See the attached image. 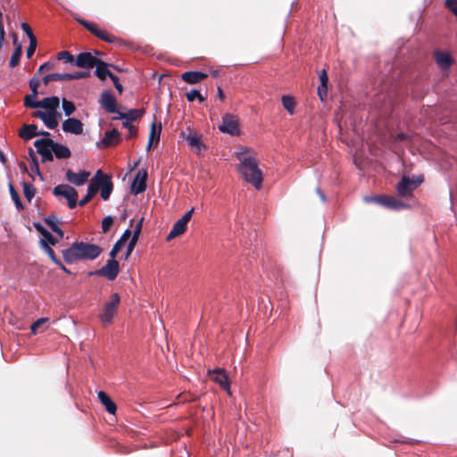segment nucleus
Masks as SVG:
<instances>
[{
  "mask_svg": "<svg viewBox=\"0 0 457 457\" xmlns=\"http://www.w3.org/2000/svg\"><path fill=\"white\" fill-rule=\"evenodd\" d=\"M103 252V249L95 244L74 242L70 247L62 251L64 261L71 264L79 261L96 260Z\"/></svg>",
  "mask_w": 457,
  "mask_h": 457,
  "instance_id": "nucleus-1",
  "label": "nucleus"
},
{
  "mask_svg": "<svg viewBox=\"0 0 457 457\" xmlns=\"http://www.w3.org/2000/svg\"><path fill=\"white\" fill-rule=\"evenodd\" d=\"M238 171L246 182L251 183L255 188L262 187V173L258 168V161L253 159H244L243 162L238 164Z\"/></svg>",
  "mask_w": 457,
  "mask_h": 457,
  "instance_id": "nucleus-2",
  "label": "nucleus"
},
{
  "mask_svg": "<svg viewBox=\"0 0 457 457\" xmlns=\"http://www.w3.org/2000/svg\"><path fill=\"white\" fill-rule=\"evenodd\" d=\"M120 303V296L118 293H112L108 300L103 305L98 318L104 326L111 325L114 317L118 312V308Z\"/></svg>",
  "mask_w": 457,
  "mask_h": 457,
  "instance_id": "nucleus-3",
  "label": "nucleus"
},
{
  "mask_svg": "<svg viewBox=\"0 0 457 457\" xmlns=\"http://www.w3.org/2000/svg\"><path fill=\"white\" fill-rule=\"evenodd\" d=\"M91 184L97 187V190L100 189L101 197L104 200L109 199L113 189V184L109 175L104 174L101 170H98L92 179Z\"/></svg>",
  "mask_w": 457,
  "mask_h": 457,
  "instance_id": "nucleus-4",
  "label": "nucleus"
},
{
  "mask_svg": "<svg viewBox=\"0 0 457 457\" xmlns=\"http://www.w3.org/2000/svg\"><path fill=\"white\" fill-rule=\"evenodd\" d=\"M119 272H120L119 262L115 260V258L110 257V259L107 260L106 263L103 267H101L100 269H98L96 270L90 271L88 275L89 276L96 275L99 277H104L108 280L112 281L117 278V276L119 275Z\"/></svg>",
  "mask_w": 457,
  "mask_h": 457,
  "instance_id": "nucleus-5",
  "label": "nucleus"
},
{
  "mask_svg": "<svg viewBox=\"0 0 457 457\" xmlns=\"http://www.w3.org/2000/svg\"><path fill=\"white\" fill-rule=\"evenodd\" d=\"M53 194L55 196H63L68 201V205L71 209L77 206L78 204V192L67 184L58 185L54 187Z\"/></svg>",
  "mask_w": 457,
  "mask_h": 457,
  "instance_id": "nucleus-6",
  "label": "nucleus"
},
{
  "mask_svg": "<svg viewBox=\"0 0 457 457\" xmlns=\"http://www.w3.org/2000/svg\"><path fill=\"white\" fill-rule=\"evenodd\" d=\"M54 140L49 137H43L34 142V146L37 148V153L41 155L43 162L53 161L54 155L52 154V147Z\"/></svg>",
  "mask_w": 457,
  "mask_h": 457,
  "instance_id": "nucleus-7",
  "label": "nucleus"
},
{
  "mask_svg": "<svg viewBox=\"0 0 457 457\" xmlns=\"http://www.w3.org/2000/svg\"><path fill=\"white\" fill-rule=\"evenodd\" d=\"M219 129L224 134L237 136L240 132L238 118L233 114L226 113L222 117V123L219 126Z\"/></svg>",
  "mask_w": 457,
  "mask_h": 457,
  "instance_id": "nucleus-8",
  "label": "nucleus"
},
{
  "mask_svg": "<svg viewBox=\"0 0 457 457\" xmlns=\"http://www.w3.org/2000/svg\"><path fill=\"white\" fill-rule=\"evenodd\" d=\"M422 179L418 178L417 180H410L409 178L403 176L396 186L398 195L402 197H411L413 190L422 182Z\"/></svg>",
  "mask_w": 457,
  "mask_h": 457,
  "instance_id": "nucleus-9",
  "label": "nucleus"
},
{
  "mask_svg": "<svg viewBox=\"0 0 457 457\" xmlns=\"http://www.w3.org/2000/svg\"><path fill=\"white\" fill-rule=\"evenodd\" d=\"M144 111L142 109H130L127 112H119L117 117H113L112 120H120L124 128L132 126L131 122L141 118Z\"/></svg>",
  "mask_w": 457,
  "mask_h": 457,
  "instance_id": "nucleus-10",
  "label": "nucleus"
},
{
  "mask_svg": "<svg viewBox=\"0 0 457 457\" xmlns=\"http://www.w3.org/2000/svg\"><path fill=\"white\" fill-rule=\"evenodd\" d=\"M210 378L220 387L230 395L228 378L226 371L223 369L216 368L213 370H209Z\"/></svg>",
  "mask_w": 457,
  "mask_h": 457,
  "instance_id": "nucleus-11",
  "label": "nucleus"
},
{
  "mask_svg": "<svg viewBox=\"0 0 457 457\" xmlns=\"http://www.w3.org/2000/svg\"><path fill=\"white\" fill-rule=\"evenodd\" d=\"M98 59L88 52L80 53L74 61V65L82 69H91L96 66Z\"/></svg>",
  "mask_w": 457,
  "mask_h": 457,
  "instance_id": "nucleus-12",
  "label": "nucleus"
},
{
  "mask_svg": "<svg viewBox=\"0 0 457 457\" xmlns=\"http://www.w3.org/2000/svg\"><path fill=\"white\" fill-rule=\"evenodd\" d=\"M19 136L24 140H29L37 136L50 137L47 131H38L35 124L23 125L19 132Z\"/></svg>",
  "mask_w": 457,
  "mask_h": 457,
  "instance_id": "nucleus-13",
  "label": "nucleus"
},
{
  "mask_svg": "<svg viewBox=\"0 0 457 457\" xmlns=\"http://www.w3.org/2000/svg\"><path fill=\"white\" fill-rule=\"evenodd\" d=\"M90 176V173L86 170H79L78 173L73 172L71 170H68L66 171V179L75 185V186H82L84 185L88 178Z\"/></svg>",
  "mask_w": 457,
  "mask_h": 457,
  "instance_id": "nucleus-14",
  "label": "nucleus"
},
{
  "mask_svg": "<svg viewBox=\"0 0 457 457\" xmlns=\"http://www.w3.org/2000/svg\"><path fill=\"white\" fill-rule=\"evenodd\" d=\"M100 104L109 113H118L119 111L116 108V99L114 96L109 92L104 91L101 95Z\"/></svg>",
  "mask_w": 457,
  "mask_h": 457,
  "instance_id": "nucleus-15",
  "label": "nucleus"
},
{
  "mask_svg": "<svg viewBox=\"0 0 457 457\" xmlns=\"http://www.w3.org/2000/svg\"><path fill=\"white\" fill-rule=\"evenodd\" d=\"M62 129L66 133L79 135L83 132V124L76 118H69L63 121Z\"/></svg>",
  "mask_w": 457,
  "mask_h": 457,
  "instance_id": "nucleus-16",
  "label": "nucleus"
},
{
  "mask_svg": "<svg viewBox=\"0 0 457 457\" xmlns=\"http://www.w3.org/2000/svg\"><path fill=\"white\" fill-rule=\"evenodd\" d=\"M141 171L139 170L135 179L131 182L130 190L132 194L138 195L144 192L146 188V171L143 170V174L140 177Z\"/></svg>",
  "mask_w": 457,
  "mask_h": 457,
  "instance_id": "nucleus-17",
  "label": "nucleus"
},
{
  "mask_svg": "<svg viewBox=\"0 0 457 457\" xmlns=\"http://www.w3.org/2000/svg\"><path fill=\"white\" fill-rule=\"evenodd\" d=\"M60 105V99L58 96H53L45 97L39 101L38 108L46 110L47 112L58 113L57 109Z\"/></svg>",
  "mask_w": 457,
  "mask_h": 457,
  "instance_id": "nucleus-18",
  "label": "nucleus"
},
{
  "mask_svg": "<svg viewBox=\"0 0 457 457\" xmlns=\"http://www.w3.org/2000/svg\"><path fill=\"white\" fill-rule=\"evenodd\" d=\"M381 205L392 210H402L409 207V205L402 200L388 195H382Z\"/></svg>",
  "mask_w": 457,
  "mask_h": 457,
  "instance_id": "nucleus-19",
  "label": "nucleus"
},
{
  "mask_svg": "<svg viewBox=\"0 0 457 457\" xmlns=\"http://www.w3.org/2000/svg\"><path fill=\"white\" fill-rule=\"evenodd\" d=\"M130 236H131V231L129 228H127L122 233L120 237L116 241L114 245L112 246V250H111V252L109 253L111 258H116L119 251L125 245V243L128 241V239L129 238Z\"/></svg>",
  "mask_w": 457,
  "mask_h": 457,
  "instance_id": "nucleus-20",
  "label": "nucleus"
},
{
  "mask_svg": "<svg viewBox=\"0 0 457 457\" xmlns=\"http://www.w3.org/2000/svg\"><path fill=\"white\" fill-rule=\"evenodd\" d=\"M435 60L441 70H447L452 64V58L448 53L437 51L435 53Z\"/></svg>",
  "mask_w": 457,
  "mask_h": 457,
  "instance_id": "nucleus-21",
  "label": "nucleus"
},
{
  "mask_svg": "<svg viewBox=\"0 0 457 457\" xmlns=\"http://www.w3.org/2000/svg\"><path fill=\"white\" fill-rule=\"evenodd\" d=\"M119 140L120 133L117 129H113L104 133V136L101 140V144L103 146L108 147L116 145L119 142Z\"/></svg>",
  "mask_w": 457,
  "mask_h": 457,
  "instance_id": "nucleus-22",
  "label": "nucleus"
},
{
  "mask_svg": "<svg viewBox=\"0 0 457 457\" xmlns=\"http://www.w3.org/2000/svg\"><path fill=\"white\" fill-rule=\"evenodd\" d=\"M97 397L100 403L104 405L106 411L110 414H114L117 411L116 403L109 397V395L104 391H99Z\"/></svg>",
  "mask_w": 457,
  "mask_h": 457,
  "instance_id": "nucleus-23",
  "label": "nucleus"
},
{
  "mask_svg": "<svg viewBox=\"0 0 457 457\" xmlns=\"http://www.w3.org/2000/svg\"><path fill=\"white\" fill-rule=\"evenodd\" d=\"M207 77L206 73L202 71H186L182 74L181 78L183 80L189 84H195Z\"/></svg>",
  "mask_w": 457,
  "mask_h": 457,
  "instance_id": "nucleus-24",
  "label": "nucleus"
},
{
  "mask_svg": "<svg viewBox=\"0 0 457 457\" xmlns=\"http://www.w3.org/2000/svg\"><path fill=\"white\" fill-rule=\"evenodd\" d=\"M51 150L52 154H54L55 157L58 159H66L71 154V150L66 145L55 143L54 141Z\"/></svg>",
  "mask_w": 457,
  "mask_h": 457,
  "instance_id": "nucleus-25",
  "label": "nucleus"
},
{
  "mask_svg": "<svg viewBox=\"0 0 457 457\" xmlns=\"http://www.w3.org/2000/svg\"><path fill=\"white\" fill-rule=\"evenodd\" d=\"M95 67H96L95 74L101 80H104L106 79V77H109L110 74L112 73L110 71V70L108 69L109 64L100 59H98Z\"/></svg>",
  "mask_w": 457,
  "mask_h": 457,
  "instance_id": "nucleus-26",
  "label": "nucleus"
},
{
  "mask_svg": "<svg viewBox=\"0 0 457 457\" xmlns=\"http://www.w3.org/2000/svg\"><path fill=\"white\" fill-rule=\"evenodd\" d=\"M187 223L179 220H177L173 226H172V228L170 229V233L168 234L167 236V240L170 241L173 238H175L176 237L183 234L186 229H187Z\"/></svg>",
  "mask_w": 457,
  "mask_h": 457,
  "instance_id": "nucleus-27",
  "label": "nucleus"
},
{
  "mask_svg": "<svg viewBox=\"0 0 457 457\" xmlns=\"http://www.w3.org/2000/svg\"><path fill=\"white\" fill-rule=\"evenodd\" d=\"M34 227L43 236V239L52 245H54L57 243V239L40 223H34Z\"/></svg>",
  "mask_w": 457,
  "mask_h": 457,
  "instance_id": "nucleus-28",
  "label": "nucleus"
},
{
  "mask_svg": "<svg viewBox=\"0 0 457 457\" xmlns=\"http://www.w3.org/2000/svg\"><path fill=\"white\" fill-rule=\"evenodd\" d=\"M58 117H61V113L47 112L42 121L49 129H54L59 124Z\"/></svg>",
  "mask_w": 457,
  "mask_h": 457,
  "instance_id": "nucleus-29",
  "label": "nucleus"
},
{
  "mask_svg": "<svg viewBox=\"0 0 457 457\" xmlns=\"http://www.w3.org/2000/svg\"><path fill=\"white\" fill-rule=\"evenodd\" d=\"M186 140L191 148L195 149L198 154L201 153L202 142L198 135L190 134L186 137Z\"/></svg>",
  "mask_w": 457,
  "mask_h": 457,
  "instance_id": "nucleus-30",
  "label": "nucleus"
},
{
  "mask_svg": "<svg viewBox=\"0 0 457 457\" xmlns=\"http://www.w3.org/2000/svg\"><path fill=\"white\" fill-rule=\"evenodd\" d=\"M235 156L240 162V163L243 162L244 159L255 158L253 150L248 147H241L240 150L235 153Z\"/></svg>",
  "mask_w": 457,
  "mask_h": 457,
  "instance_id": "nucleus-31",
  "label": "nucleus"
},
{
  "mask_svg": "<svg viewBox=\"0 0 457 457\" xmlns=\"http://www.w3.org/2000/svg\"><path fill=\"white\" fill-rule=\"evenodd\" d=\"M46 223L61 238L63 237L64 232L57 224V218L55 216H49L45 219Z\"/></svg>",
  "mask_w": 457,
  "mask_h": 457,
  "instance_id": "nucleus-32",
  "label": "nucleus"
},
{
  "mask_svg": "<svg viewBox=\"0 0 457 457\" xmlns=\"http://www.w3.org/2000/svg\"><path fill=\"white\" fill-rule=\"evenodd\" d=\"M68 73H51L47 74L43 78V83L48 85L51 81H64L68 79Z\"/></svg>",
  "mask_w": 457,
  "mask_h": 457,
  "instance_id": "nucleus-33",
  "label": "nucleus"
},
{
  "mask_svg": "<svg viewBox=\"0 0 457 457\" xmlns=\"http://www.w3.org/2000/svg\"><path fill=\"white\" fill-rule=\"evenodd\" d=\"M283 107L288 112L289 114L295 112V99L290 96H283L281 98Z\"/></svg>",
  "mask_w": 457,
  "mask_h": 457,
  "instance_id": "nucleus-34",
  "label": "nucleus"
},
{
  "mask_svg": "<svg viewBox=\"0 0 457 457\" xmlns=\"http://www.w3.org/2000/svg\"><path fill=\"white\" fill-rule=\"evenodd\" d=\"M39 244L41 248L45 251V253L48 255L51 261L55 264L59 262V259L56 257L54 250L49 246V245L45 241V239H40Z\"/></svg>",
  "mask_w": 457,
  "mask_h": 457,
  "instance_id": "nucleus-35",
  "label": "nucleus"
},
{
  "mask_svg": "<svg viewBox=\"0 0 457 457\" xmlns=\"http://www.w3.org/2000/svg\"><path fill=\"white\" fill-rule=\"evenodd\" d=\"M37 95L31 93L30 95H27L24 98V105L27 108L37 109L39 105V101L36 100Z\"/></svg>",
  "mask_w": 457,
  "mask_h": 457,
  "instance_id": "nucleus-36",
  "label": "nucleus"
},
{
  "mask_svg": "<svg viewBox=\"0 0 457 457\" xmlns=\"http://www.w3.org/2000/svg\"><path fill=\"white\" fill-rule=\"evenodd\" d=\"M29 155L31 159V170L32 171L36 172L41 179H43V177L39 171V164L37 161V157L36 155L35 151L32 148L29 149Z\"/></svg>",
  "mask_w": 457,
  "mask_h": 457,
  "instance_id": "nucleus-37",
  "label": "nucleus"
},
{
  "mask_svg": "<svg viewBox=\"0 0 457 457\" xmlns=\"http://www.w3.org/2000/svg\"><path fill=\"white\" fill-rule=\"evenodd\" d=\"M97 192V187H95L93 184H90L87 187V195L79 201V204L80 206H84L86 204H87L92 196L96 195Z\"/></svg>",
  "mask_w": 457,
  "mask_h": 457,
  "instance_id": "nucleus-38",
  "label": "nucleus"
},
{
  "mask_svg": "<svg viewBox=\"0 0 457 457\" xmlns=\"http://www.w3.org/2000/svg\"><path fill=\"white\" fill-rule=\"evenodd\" d=\"M62 107L64 114L68 117L70 115H71L76 110L74 103L67 100L66 98H62Z\"/></svg>",
  "mask_w": 457,
  "mask_h": 457,
  "instance_id": "nucleus-39",
  "label": "nucleus"
},
{
  "mask_svg": "<svg viewBox=\"0 0 457 457\" xmlns=\"http://www.w3.org/2000/svg\"><path fill=\"white\" fill-rule=\"evenodd\" d=\"M78 21L83 25L87 30H89L92 34H94L95 36L97 37V35L99 34L100 32V29L98 28V26L94 23V22H90V21H85V20H80L79 19Z\"/></svg>",
  "mask_w": 457,
  "mask_h": 457,
  "instance_id": "nucleus-40",
  "label": "nucleus"
},
{
  "mask_svg": "<svg viewBox=\"0 0 457 457\" xmlns=\"http://www.w3.org/2000/svg\"><path fill=\"white\" fill-rule=\"evenodd\" d=\"M9 192H10V195L15 204V207L18 209V210H21L23 209V205L21 202V199H20V196H19V194L17 193V191L14 189V187H12V184L9 185Z\"/></svg>",
  "mask_w": 457,
  "mask_h": 457,
  "instance_id": "nucleus-41",
  "label": "nucleus"
},
{
  "mask_svg": "<svg viewBox=\"0 0 457 457\" xmlns=\"http://www.w3.org/2000/svg\"><path fill=\"white\" fill-rule=\"evenodd\" d=\"M36 193L35 187L30 183H23V194L28 201H31Z\"/></svg>",
  "mask_w": 457,
  "mask_h": 457,
  "instance_id": "nucleus-42",
  "label": "nucleus"
},
{
  "mask_svg": "<svg viewBox=\"0 0 457 457\" xmlns=\"http://www.w3.org/2000/svg\"><path fill=\"white\" fill-rule=\"evenodd\" d=\"M161 129H162L161 125L157 129L155 123L153 122L152 125H151V129H150V134H149V139L148 140H151L153 142L155 141V143L157 144L159 142V139H160Z\"/></svg>",
  "mask_w": 457,
  "mask_h": 457,
  "instance_id": "nucleus-43",
  "label": "nucleus"
},
{
  "mask_svg": "<svg viewBox=\"0 0 457 457\" xmlns=\"http://www.w3.org/2000/svg\"><path fill=\"white\" fill-rule=\"evenodd\" d=\"M187 99L188 102H193L195 99H198L200 103L204 102L205 100V97L203 96L199 90L192 89L189 92L187 93Z\"/></svg>",
  "mask_w": 457,
  "mask_h": 457,
  "instance_id": "nucleus-44",
  "label": "nucleus"
},
{
  "mask_svg": "<svg viewBox=\"0 0 457 457\" xmlns=\"http://www.w3.org/2000/svg\"><path fill=\"white\" fill-rule=\"evenodd\" d=\"M21 54V47L20 46L16 48V50L14 51V53L12 54L11 58H10V61H9L10 67H12V68L15 67L18 64Z\"/></svg>",
  "mask_w": 457,
  "mask_h": 457,
  "instance_id": "nucleus-45",
  "label": "nucleus"
},
{
  "mask_svg": "<svg viewBox=\"0 0 457 457\" xmlns=\"http://www.w3.org/2000/svg\"><path fill=\"white\" fill-rule=\"evenodd\" d=\"M56 58L58 60H63L66 62L72 63V64H74V61H75L73 58V55L68 51H62V52L58 53L56 55Z\"/></svg>",
  "mask_w": 457,
  "mask_h": 457,
  "instance_id": "nucleus-46",
  "label": "nucleus"
},
{
  "mask_svg": "<svg viewBox=\"0 0 457 457\" xmlns=\"http://www.w3.org/2000/svg\"><path fill=\"white\" fill-rule=\"evenodd\" d=\"M48 321L47 318H40L37 320L35 322H33L30 326V330L33 335H36L37 333V329L45 323Z\"/></svg>",
  "mask_w": 457,
  "mask_h": 457,
  "instance_id": "nucleus-47",
  "label": "nucleus"
},
{
  "mask_svg": "<svg viewBox=\"0 0 457 457\" xmlns=\"http://www.w3.org/2000/svg\"><path fill=\"white\" fill-rule=\"evenodd\" d=\"M113 223V218L110 215L104 217L102 220V230L106 233Z\"/></svg>",
  "mask_w": 457,
  "mask_h": 457,
  "instance_id": "nucleus-48",
  "label": "nucleus"
},
{
  "mask_svg": "<svg viewBox=\"0 0 457 457\" xmlns=\"http://www.w3.org/2000/svg\"><path fill=\"white\" fill-rule=\"evenodd\" d=\"M39 86V79L38 76L35 75L29 80V87L31 89V93L38 95L37 87Z\"/></svg>",
  "mask_w": 457,
  "mask_h": 457,
  "instance_id": "nucleus-49",
  "label": "nucleus"
},
{
  "mask_svg": "<svg viewBox=\"0 0 457 457\" xmlns=\"http://www.w3.org/2000/svg\"><path fill=\"white\" fill-rule=\"evenodd\" d=\"M69 75V78L68 79L71 80V79H83V78H87L89 76V72L88 71H76L74 73H68Z\"/></svg>",
  "mask_w": 457,
  "mask_h": 457,
  "instance_id": "nucleus-50",
  "label": "nucleus"
},
{
  "mask_svg": "<svg viewBox=\"0 0 457 457\" xmlns=\"http://www.w3.org/2000/svg\"><path fill=\"white\" fill-rule=\"evenodd\" d=\"M137 240L130 238V240L127 245L126 253L124 254L125 260H127L130 256L131 253L133 252V250L137 245Z\"/></svg>",
  "mask_w": 457,
  "mask_h": 457,
  "instance_id": "nucleus-51",
  "label": "nucleus"
},
{
  "mask_svg": "<svg viewBox=\"0 0 457 457\" xmlns=\"http://www.w3.org/2000/svg\"><path fill=\"white\" fill-rule=\"evenodd\" d=\"M21 27L22 31L28 36L29 40L36 38V37L34 36V34L32 32L31 28L29 27V25L28 23L22 22Z\"/></svg>",
  "mask_w": 457,
  "mask_h": 457,
  "instance_id": "nucleus-52",
  "label": "nucleus"
},
{
  "mask_svg": "<svg viewBox=\"0 0 457 457\" xmlns=\"http://www.w3.org/2000/svg\"><path fill=\"white\" fill-rule=\"evenodd\" d=\"M97 37L101 38L104 41L110 42V43L113 42L115 39L114 36L108 34L107 32H105L104 30H100L99 34L97 35Z\"/></svg>",
  "mask_w": 457,
  "mask_h": 457,
  "instance_id": "nucleus-53",
  "label": "nucleus"
},
{
  "mask_svg": "<svg viewBox=\"0 0 457 457\" xmlns=\"http://www.w3.org/2000/svg\"><path fill=\"white\" fill-rule=\"evenodd\" d=\"M36 47H37V39L33 38V39L29 40V46L26 51L28 58H30L33 55V54L36 50Z\"/></svg>",
  "mask_w": 457,
  "mask_h": 457,
  "instance_id": "nucleus-54",
  "label": "nucleus"
},
{
  "mask_svg": "<svg viewBox=\"0 0 457 457\" xmlns=\"http://www.w3.org/2000/svg\"><path fill=\"white\" fill-rule=\"evenodd\" d=\"M142 223H143V219H141L138 223L136 225V228L133 231V234L131 236V238L134 239V240H138V237H139V235H140V232L142 230Z\"/></svg>",
  "mask_w": 457,
  "mask_h": 457,
  "instance_id": "nucleus-55",
  "label": "nucleus"
},
{
  "mask_svg": "<svg viewBox=\"0 0 457 457\" xmlns=\"http://www.w3.org/2000/svg\"><path fill=\"white\" fill-rule=\"evenodd\" d=\"M445 4L457 17V0H446Z\"/></svg>",
  "mask_w": 457,
  "mask_h": 457,
  "instance_id": "nucleus-56",
  "label": "nucleus"
},
{
  "mask_svg": "<svg viewBox=\"0 0 457 457\" xmlns=\"http://www.w3.org/2000/svg\"><path fill=\"white\" fill-rule=\"evenodd\" d=\"M53 68V63L45 62L41 64L35 75L39 76L42 72L48 71Z\"/></svg>",
  "mask_w": 457,
  "mask_h": 457,
  "instance_id": "nucleus-57",
  "label": "nucleus"
},
{
  "mask_svg": "<svg viewBox=\"0 0 457 457\" xmlns=\"http://www.w3.org/2000/svg\"><path fill=\"white\" fill-rule=\"evenodd\" d=\"M327 91H328V84H326L325 87H322V83L318 87V95L321 101L324 100V97L327 96Z\"/></svg>",
  "mask_w": 457,
  "mask_h": 457,
  "instance_id": "nucleus-58",
  "label": "nucleus"
},
{
  "mask_svg": "<svg viewBox=\"0 0 457 457\" xmlns=\"http://www.w3.org/2000/svg\"><path fill=\"white\" fill-rule=\"evenodd\" d=\"M194 212V208H191L188 212H187L179 220L186 222L187 224L190 220L192 214Z\"/></svg>",
  "mask_w": 457,
  "mask_h": 457,
  "instance_id": "nucleus-59",
  "label": "nucleus"
},
{
  "mask_svg": "<svg viewBox=\"0 0 457 457\" xmlns=\"http://www.w3.org/2000/svg\"><path fill=\"white\" fill-rule=\"evenodd\" d=\"M320 83H322V87H325L326 84H328V79L325 70H322L321 72L319 74Z\"/></svg>",
  "mask_w": 457,
  "mask_h": 457,
  "instance_id": "nucleus-60",
  "label": "nucleus"
},
{
  "mask_svg": "<svg viewBox=\"0 0 457 457\" xmlns=\"http://www.w3.org/2000/svg\"><path fill=\"white\" fill-rule=\"evenodd\" d=\"M381 199H382V195H381V196H370V197L366 196V197L364 198V200H365L366 202H368V203H371V202H372V203H377V204H380V205H381Z\"/></svg>",
  "mask_w": 457,
  "mask_h": 457,
  "instance_id": "nucleus-61",
  "label": "nucleus"
},
{
  "mask_svg": "<svg viewBox=\"0 0 457 457\" xmlns=\"http://www.w3.org/2000/svg\"><path fill=\"white\" fill-rule=\"evenodd\" d=\"M47 114V112H44L42 111H36L33 112L32 116L35 118H38L41 120L45 118V116Z\"/></svg>",
  "mask_w": 457,
  "mask_h": 457,
  "instance_id": "nucleus-62",
  "label": "nucleus"
},
{
  "mask_svg": "<svg viewBox=\"0 0 457 457\" xmlns=\"http://www.w3.org/2000/svg\"><path fill=\"white\" fill-rule=\"evenodd\" d=\"M128 130H129V137H134L137 136V129L132 125V126H129V128H127Z\"/></svg>",
  "mask_w": 457,
  "mask_h": 457,
  "instance_id": "nucleus-63",
  "label": "nucleus"
},
{
  "mask_svg": "<svg viewBox=\"0 0 457 457\" xmlns=\"http://www.w3.org/2000/svg\"><path fill=\"white\" fill-rule=\"evenodd\" d=\"M55 264L58 265L65 273L71 274V271L63 265V263L61 261H59V262Z\"/></svg>",
  "mask_w": 457,
  "mask_h": 457,
  "instance_id": "nucleus-64",
  "label": "nucleus"
}]
</instances>
